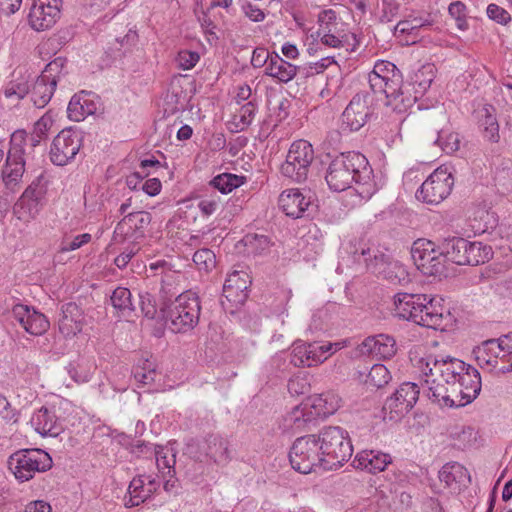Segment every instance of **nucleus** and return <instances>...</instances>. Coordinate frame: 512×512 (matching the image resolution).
<instances>
[{
  "instance_id": "nucleus-20",
  "label": "nucleus",
  "mask_w": 512,
  "mask_h": 512,
  "mask_svg": "<svg viewBox=\"0 0 512 512\" xmlns=\"http://www.w3.org/2000/svg\"><path fill=\"white\" fill-rule=\"evenodd\" d=\"M152 217L149 212L137 211L128 213L116 225L114 233L124 240L132 239L137 243L145 237V231L151 223Z\"/></svg>"
},
{
  "instance_id": "nucleus-57",
  "label": "nucleus",
  "mask_w": 512,
  "mask_h": 512,
  "mask_svg": "<svg viewBox=\"0 0 512 512\" xmlns=\"http://www.w3.org/2000/svg\"><path fill=\"white\" fill-rule=\"evenodd\" d=\"M28 93H30V87L28 82L25 80L11 81L4 90V95L7 98L23 99Z\"/></svg>"
},
{
  "instance_id": "nucleus-30",
  "label": "nucleus",
  "mask_w": 512,
  "mask_h": 512,
  "mask_svg": "<svg viewBox=\"0 0 512 512\" xmlns=\"http://www.w3.org/2000/svg\"><path fill=\"white\" fill-rule=\"evenodd\" d=\"M300 70V67L284 60L277 53H273L265 68V75L276 79L280 83H288Z\"/></svg>"
},
{
  "instance_id": "nucleus-27",
  "label": "nucleus",
  "mask_w": 512,
  "mask_h": 512,
  "mask_svg": "<svg viewBox=\"0 0 512 512\" xmlns=\"http://www.w3.org/2000/svg\"><path fill=\"white\" fill-rule=\"evenodd\" d=\"M251 284L249 275L243 271H233L228 275L223 285V292L229 301L243 302L248 297Z\"/></svg>"
},
{
  "instance_id": "nucleus-31",
  "label": "nucleus",
  "mask_w": 512,
  "mask_h": 512,
  "mask_svg": "<svg viewBox=\"0 0 512 512\" xmlns=\"http://www.w3.org/2000/svg\"><path fill=\"white\" fill-rule=\"evenodd\" d=\"M89 95L90 93L81 91L72 96L67 107V114L70 120L79 122L95 112L96 106L88 98Z\"/></svg>"
},
{
  "instance_id": "nucleus-44",
  "label": "nucleus",
  "mask_w": 512,
  "mask_h": 512,
  "mask_svg": "<svg viewBox=\"0 0 512 512\" xmlns=\"http://www.w3.org/2000/svg\"><path fill=\"white\" fill-rule=\"evenodd\" d=\"M45 202L39 201L34 198H25L21 195L19 200L16 202L14 210L18 216V219L28 221L34 219L43 208Z\"/></svg>"
},
{
  "instance_id": "nucleus-13",
  "label": "nucleus",
  "mask_w": 512,
  "mask_h": 512,
  "mask_svg": "<svg viewBox=\"0 0 512 512\" xmlns=\"http://www.w3.org/2000/svg\"><path fill=\"white\" fill-rule=\"evenodd\" d=\"M454 177L447 168L435 169L416 191L417 200L436 205L446 199L453 188Z\"/></svg>"
},
{
  "instance_id": "nucleus-63",
  "label": "nucleus",
  "mask_w": 512,
  "mask_h": 512,
  "mask_svg": "<svg viewBox=\"0 0 512 512\" xmlns=\"http://www.w3.org/2000/svg\"><path fill=\"white\" fill-rule=\"evenodd\" d=\"M169 450L164 448L163 446H155L153 450V454L156 457V463L159 469L167 468L169 472L175 465V455H172V458H168Z\"/></svg>"
},
{
  "instance_id": "nucleus-36",
  "label": "nucleus",
  "mask_w": 512,
  "mask_h": 512,
  "mask_svg": "<svg viewBox=\"0 0 512 512\" xmlns=\"http://www.w3.org/2000/svg\"><path fill=\"white\" fill-rule=\"evenodd\" d=\"M439 479L448 487L453 484L465 485L471 481L468 470L458 462L446 463L439 471Z\"/></svg>"
},
{
  "instance_id": "nucleus-23",
  "label": "nucleus",
  "mask_w": 512,
  "mask_h": 512,
  "mask_svg": "<svg viewBox=\"0 0 512 512\" xmlns=\"http://www.w3.org/2000/svg\"><path fill=\"white\" fill-rule=\"evenodd\" d=\"M84 322L82 309L74 302H69L61 307L58 319L59 332L65 338H71L81 332Z\"/></svg>"
},
{
  "instance_id": "nucleus-29",
  "label": "nucleus",
  "mask_w": 512,
  "mask_h": 512,
  "mask_svg": "<svg viewBox=\"0 0 512 512\" xmlns=\"http://www.w3.org/2000/svg\"><path fill=\"white\" fill-rule=\"evenodd\" d=\"M341 398L333 391L321 393L313 398L312 403L308 404L315 419H324L333 415L341 406Z\"/></svg>"
},
{
  "instance_id": "nucleus-32",
  "label": "nucleus",
  "mask_w": 512,
  "mask_h": 512,
  "mask_svg": "<svg viewBox=\"0 0 512 512\" xmlns=\"http://www.w3.org/2000/svg\"><path fill=\"white\" fill-rule=\"evenodd\" d=\"M479 127L486 140L491 143H497L500 139L499 123L496 117L494 106L485 104L479 111Z\"/></svg>"
},
{
  "instance_id": "nucleus-21",
  "label": "nucleus",
  "mask_w": 512,
  "mask_h": 512,
  "mask_svg": "<svg viewBox=\"0 0 512 512\" xmlns=\"http://www.w3.org/2000/svg\"><path fill=\"white\" fill-rule=\"evenodd\" d=\"M469 366L470 364H467L460 359L448 356L441 359L434 358L433 367H430V362H427L426 368L423 369V372L428 376L433 375V370H436L445 383H459L462 375H464Z\"/></svg>"
},
{
  "instance_id": "nucleus-9",
  "label": "nucleus",
  "mask_w": 512,
  "mask_h": 512,
  "mask_svg": "<svg viewBox=\"0 0 512 512\" xmlns=\"http://www.w3.org/2000/svg\"><path fill=\"white\" fill-rule=\"evenodd\" d=\"M313 159L314 150L308 141L303 139L294 141L289 148L285 162L281 165V173L294 182L302 183L308 177Z\"/></svg>"
},
{
  "instance_id": "nucleus-11",
  "label": "nucleus",
  "mask_w": 512,
  "mask_h": 512,
  "mask_svg": "<svg viewBox=\"0 0 512 512\" xmlns=\"http://www.w3.org/2000/svg\"><path fill=\"white\" fill-rule=\"evenodd\" d=\"M411 257L417 269L427 276H446L445 257L438 251L434 242L417 239L411 247Z\"/></svg>"
},
{
  "instance_id": "nucleus-60",
  "label": "nucleus",
  "mask_w": 512,
  "mask_h": 512,
  "mask_svg": "<svg viewBox=\"0 0 512 512\" xmlns=\"http://www.w3.org/2000/svg\"><path fill=\"white\" fill-rule=\"evenodd\" d=\"M91 239H92V236L89 233H83V234L76 235L71 240L64 239L60 245V252L65 253V252L77 250V249L81 248L82 246H84L85 244L89 243L91 241Z\"/></svg>"
},
{
  "instance_id": "nucleus-19",
  "label": "nucleus",
  "mask_w": 512,
  "mask_h": 512,
  "mask_svg": "<svg viewBox=\"0 0 512 512\" xmlns=\"http://www.w3.org/2000/svg\"><path fill=\"white\" fill-rule=\"evenodd\" d=\"M62 0H38L29 12V23L36 31L52 27L60 15Z\"/></svg>"
},
{
  "instance_id": "nucleus-35",
  "label": "nucleus",
  "mask_w": 512,
  "mask_h": 512,
  "mask_svg": "<svg viewBox=\"0 0 512 512\" xmlns=\"http://www.w3.org/2000/svg\"><path fill=\"white\" fill-rule=\"evenodd\" d=\"M468 240L462 237H451L443 241L442 249L446 260L457 265H464Z\"/></svg>"
},
{
  "instance_id": "nucleus-55",
  "label": "nucleus",
  "mask_w": 512,
  "mask_h": 512,
  "mask_svg": "<svg viewBox=\"0 0 512 512\" xmlns=\"http://www.w3.org/2000/svg\"><path fill=\"white\" fill-rule=\"evenodd\" d=\"M139 307L142 314L148 319H154L158 313L155 299L148 292L139 294Z\"/></svg>"
},
{
  "instance_id": "nucleus-25",
  "label": "nucleus",
  "mask_w": 512,
  "mask_h": 512,
  "mask_svg": "<svg viewBox=\"0 0 512 512\" xmlns=\"http://www.w3.org/2000/svg\"><path fill=\"white\" fill-rule=\"evenodd\" d=\"M392 458L389 454L378 450H363L355 456L352 465L356 469L376 474L385 470Z\"/></svg>"
},
{
  "instance_id": "nucleus-24",
  "label": "nucleus",
  "mask_w": 512,
  "mask_h": 512,
  "mask_svg": "<svg viewBox=\"0 0 512 512\" xmlns=\"http://www.w3.org/2000/svg\"><path fill=\"white\" fill-rule=\"evenodd\" d=\"M278 203L282 211L293 219L303 217L305 211L312 204L310 197L307 198L298 189L283 191L279 196Z\"/></svg>"
},
{
  "instance_id": "nucleus-34",
  "label": "nucleus",
  "mask_w": 512,
  "mask_h": 512,
  "mask_svg": "<svg viewBox=\"0 0 512 512\" xmlns=\"http://www.w3.org/2000/svg\"><path fill=\"white\" fill-rule=\"evenodd\" d=\"M66 370L74 382L83 384L91 380L96 370V364L88 357L78 356L77 359L69 362Z\"/></svg>"
},
{
  "instance_id": "nucleus-40",
  "label": "nucleus",
  "mask_w": 512,
  "mask_h": 512,
  "mask_svg": "<svg viewBox=\"0 0 512 512\" xmlns=\"http://www.w3.org/2000/svg\"><path fill=\"white\" fill-rule=\"evenodd\" d=\"M128 494L129 499L126 501L128 507L139 506L152 496V490L147 488L144 475L132 479L128 487Z\"/></svg>"
},
{
  "instance_id": "nucleus-12",
  "label": "nucleus",
  "mask_w": 512,
  "mask_h": 512,
  "mask_svg": "<svg viewBox=\"0 0 512 512\" xmlns=\"http://www.w3.org/2000/svg\"><path fill=\"white\" fill-rule=\"evenodd\" d=\"M340 348V343H307L298 341L292 345L288 355L293 367H312L323 363Z\"/></svg>"
},
{
  "instance_id": "nucleus-5",
  "label": "nucleus",
  "mask_w": 512,
  "mask_h": 512,
  "mask_svg": "<svg viewBox=\"0 0 512 512\" xmlns=\"http://www.w3.org/2000/svg\"><path fill=\"white\" fill-rule=\"evenodd\" d=\"M322 455V469L334 470L342 467L353 454L348 432L340 426H324L316 434Z\"/></svg>"
},
{
  "instance_id": "nucleus-33",
  "label": "nucleus",
  "mask_w": 512,
  "mask_h": 512,
  "mask_svg": "<svg viewBox=\"0 0 512 512\" xmlns=\"http://www.w3.org/2000/svg\"><path fill=\"white\" fill-rule=\"evenodd\" d=\"M115 314L119 318H130L135 315L136 306L132 300V293L126 287H117L110 296Z\"/></svg>"
},
{
  "instance_id": "nucleus-15",
  "label": "nucleus",
  "mask_w": 512,
  "mask_h": 512,
  "mask_svg": "<svg viewBox=\"0 0 512 512\" xmlns=\"http://www.w3.org/2000/svg\"><path fill=\"white\" fill-rule=\"evenodd\" d=\"M83 142L80 130L66 128L53 139L50 146V160L54 165L65 166L72 162L79 153Z\"/></svg>"
},
{
  "instance_id": "nucleus-45",
  "label": "nucleus",
  "mask_w": 512,
  "mask_h": 512,
  "mask_svg": "<svg viewBox=\"0 0 512 512\" xmlns=\"http://www.w3.org/2000/svg\"><path fill=\"white\" fill-rule=\"evenodd\" d=\"M246 182V177L232 173H222L215 176L210 185L222 194H228Z\"/></svg>"
},
{
  "instance_id": "nucleus-53",
  "label": "nucleus",
  "mask_w": 512,
  "mask_h": 512,
  "mask_svg": "<svg viewBox=\"0 0 512 512\" xmlns=\"http://www.w3.org/2000/svg\"><path fill=\"white\" fill-rule=\"evenodd\" d=\"M243 241L245 246L255 254H261L270 246V239L266 235L247 234Z\"/></svg>"
},
{
  "instance_id": "nucleus-48",
  "label": "nucleus",
  "mask_w": 512,
  "mask_h": 512,
  "mask_svg": "<svg viewBox=\"0 0 512 512\" xmlns=\"http://www.w3.org/2000/svg\"><path fill=\"white\" fill-rule=\"evenodd\" d=\"M435 144H437L446 154H453L460 148L459 134L441 129L438 131Z\"/></svg>"
},
{
  "instance_id": "nucleus-2",
  "label": "nucleus",
  "mask_w": 512,
  "mask_h": 512,
  "mask_svg": "<svg viewBox=\"0 0 512 512\" xmlns=\"http://www.w3.org/2000/svg\"><path fill=\"white\" fill-rule=\"evenodd\" d=\"M160 294L163 302L159 313L172 332L185 333L198 324L201 306L196 293L172 291L171 285L164 283Z\"/></svg>"
},
{
  "instance_id": "nucleus-17",
  "label": "nucleus",
  "mask_w": 512,
  "mask_h": 512,
  "mask_svg": "<svg viewBox=\"0 0 512 512\" xmlns=\"http://www.w3.org/2000/svg\"><path fill=\"white\" fill-rule=\"evenodd\" d=\"M419 387L413 382L402 383L396 391L386 399L384 410L390 413V419L406 415L419 398Z\"/></svg>"
},
{
  "instance_id": "nucleus-46",
  "label": "nucleus",
  "mask_w": 512,
  "mask_h": 512,
  "mask_svg": "<svg viewBox=\"0 0 512 512\" xmlns=\"http://www.w3.org/2000/svg\"><path fill=\"white\" fill-rule=\"evenodd\" d=\"M67 60L63 57H57L51 62H49L42 73L39 75L43 77L46 81L51 82L52 85L58 84L63 77L68 73L67 68Z\"/></svg>"
},
{
  "instance_id": "nucleus-8",
  "label": "nucleus",
  "mask_w": 512,
  "mask_h": 512,
  "mask_svg": "<svg viewBox=\"0 0 512 512\" xmlns=\"http://www.w3.org/2000/svg\"><path fill=\"white\" fill-rule=\"evenodd\" d=\"M357 260L363 261L368 271L392 284L401 285L410 281L405 267L378 249H363Z\"/></svg>"
},
{
  "instance_id": "nucleus-43",
  "label": "nucleus",
  "mask_w": 512,
  "mask_h": 512,
  "mask_svg": "<svg viewBox=\"0 0 512 512\" xmlns=\"http://www.w3.org/2000/svg\"><path fill=\"white\" fill-rule=\"evenodd\" d=\"M492 257V249L490 246L483 245L482 242L468 241L467 252L464 265H479L489 261Z\"/></svg>"
},
{
  "instance_id": "nucleus-1",
  "label": "nucleus",
  "mask_w": 512,
  "mask_h": 512,
  "mask_svg": "<svg viewBox=\"0 0 512 512\" xmlns=\"http://www.w3.org/2000/svg\"><path fill=\"white\" fill-rule=\"evenodd\" d=\"M325 180L329 188L336 192L344 191L355 183L354 190L365 201L378 190L367 158L354 151L336 156L327 168Z\"/></svg>"
},
{
  "instance_id": "nucleus-52",
  "label": "nucleus",
  "mask_w": 512,
  "mask_h": 512,
  "mask_svg": "<svg viewBox=\"0 0 512 512\" xmlns=\"http://www.w3.org/2000/svg\"><path fill=\"white\" fill-rule=\"evenodd\" d=\"M427 396L442 408L454 404L453 400L449 399L448 385L435 383V381L429 386Z\"/></svg>"
},
{
  "instance_id": "nucleus-59",
  "label": "nucleus",
  "mask_w": 512,
  "mask_h": 512,
  "mask_svg": "<svg viewBox=\"0 0 512 512\" xmlns=\"http://www.w3.org/2000/svg\"><path fill=\"white\" fill-rule=\"evenodd\" d=\"M200 60V55L196 51L181 50L179 51L176 62L182 70H190L196 66Z\"/></svg>"
},
{
  "instance_id": "nucleus-37",
  "label": "nucleus",
  "mask_w": 512,
  "mask_h": 512,
  "mask_svg": "<svg viewBox=\"0 0 512 512\" xmlns=\"http://www.w3.org/2000/svg\"><path fill=\"white\" fill-rule=\"evenodd\" d=\"M383 94L387 100L386 105L391 107V109L398 114L406 113L419 99L416 95H411L409 90H404L403 83L393 94Z\"/></svg>"
},
{
  "instance_id": "nucleus-42",
  "label": "nucleus",
  "mask_w": 512,
  "mask_h": 512,
  "mask_svg": "<svg viewBox=\"0 0 512 512\" xmlns=\"http://www.w3.org/2000/svg\"><path fill=\"white\" fill-rule=\"evenodd\" d=\"M434 79V66L431 64L423 65L416 71L412 77L411 86L414 90V95L420 98L430 88Z\"/></svg>"
},
{
  "instance_id": "nucleus-14",
  "label": "nucleus",
  "mask_w": 512,
  "mask_h": 512,
  "mask_svg": "<svg viewBox=\"0 0 512 512\" xmlns=\"http://www.w3.org/2000/svg\"><path fill=\"white\" fill-rule=\"evenodd\" d=\"M373 97L367 91L355 94L341 115L340 129L344 133L359 131L373 115Z\"/></svg>"
},
{
  "instance_id": "nucleus-47",
  "label": "nucleus",
  "mask_w": 512,
  "mask_h": 512,
  "mask_svg": "<svg viewBox=\"0 0 512 512\" xmlns=\"http://www.w3.org/2000/svg\"><path fill=\"white\" fill-rule=\"evenodd\" d=\"M258 111V103L256 98H252L248 102L241 104L238 114L235 115V120L238 119L236 126L239 130H244L249 127Z\"/></svg>"
},
{
  "instance_id": "nucleus-22",
  "label": "nucleus",
  "mask_w": 512,
  "mask_h": 512,
  "mask_svg": "<svg viewBox=\"0 0 512 512\" xmlns=\"http://www.w3.org/2000/svg\"><path fill=\"white\" fill-rule=\"evenodd\" d=\"M30 423L42 437H57L64 431L63 421L56 415V411L45 406L33 413Z\"/></svg>"
},
{
  "instance_id": "nucleus-61",
  "label": "nucleus",
  "mask_w": 512,
  "mask_h": 512,
  "mask_svg": "<svg viewBox=\"0 0 512 512\" xmlns=\"http://www.w3.org/2000/svg\"><path fill=\"white\" fill-rule=\"evenodd\" d=\"M486 13L489 19L501 25H507L511 21L510 13L505 8L494 3L487 6Z\"/></svg>"
},
{
  "instance_id": "nucleus-6",
  "label": "nucleus",
  "mask_w": 512,
  "mask_h": 512,
  "mask_svg": "<svg viewBox=\"0 0 512 512\" xmlns=\"http://www.w3.org/2000/svg\"><path fill=\"white\" fill-rule=\"evenodd\" d=\"M480 366H490L496 375H505L512 371V333L482 343L476 352Z\"/></svg>"
},
{
  "instance_id": "nucleus-10",
  "label": "nucleus",
  "mask_w": 512,
  "mask_h": 512,
  "mask_svg": "<svg viewBox=\"0 0 512 512\" xmlns=\"http://www.w3.org/2000/svg\"><path fill=\"white\" fill-rule=\"evenodd\" d=\"M317 443L316 434L297 438L289 452V461L294 470L308 474L316 467L322 468V455Z\"/></svg>"
},
{
  "instance_id": "nucleus-7",
  "label": "nucleus",
  "mask_w": 512,
  "mask_h": 512,
  "mask_svg": "<svg viewBox=\"0 0 512 512\" xmlns=\"http://www.w3.org/2000/svg\"><path fill=\"white\" fill-rule=\"evenodd\" d=\"M51 456L42 449H21L11 454L7 467L21 482L32 479L36 472H46L52 468Z\"/></svg>"
},
{
  "instance_id": "nucleus-49",
  "label": "nucleus",
  "mask_w": 512,
  "mask_h": 512,
  "mask_svg": "<svg viewBox=\"0 0 512 512\" xmlns=\"http://www.w3.org/2000/svg\"><path fill=\"white\" fill-rule=\"evenodd\" d=\"M390 380L391 374L389 370L383 364H375L368 372L366 384L375 388H382L387 385Z\"/></svg>"
},
{
  "instance_id": "nucleus-39",
  "label": "nucleus",
  "mask_w": 512,
  "mask_h": 512,
  "mask_svg": "<svg viewBox=\"0 0 512 512\" xmlns=\"http://www.w3.org/2000/svg\"><path fill=\"white\" fill-rule=\"evenodd\" d=\"M56 89V85L46 81L38 76L32 88L30 89L31 101L36 108H44L51 100Z\"/></svg>"
},
{
  "instance_id": "nucleus-18",
  "label": "nucleus",
  "mask_w": 512,
  "mask_h": 512,
  "mask_svg": "<svg viewBox=\"0 0 512 512\" xmlns=\"http://www.w3.org/2000/svg\"><path fill=\"white\" fill-rule=\"evenodd\" d=\"M12 315L24 330L31 335H42L50 327V322L47 317L29 305H14L12 307Z\"/></svg>"
},
{
  "instance_id": "nucleus-50",
  "label": "nucleus",
  "mask_w": 512,
  "mask_h": 512,
  "mask_svg": "<svg viewBox=\"0 0 512 512\" xmlns=\"http://www.w3.org/2000/svg\"><path fill=\"white\" fill-rule=\"evenodd\" d=\"M47 183L48 181L45 177V174L42 172L30 183L22 195L25 196V198L29 197L45 202Z\"/></svg>"
},
{
  "instance_id": "nucleus-56",
  "label": "nucleus",
  "mask_w": 512,
  "mask_h": 512,
  "mask_svg": "<svg viewBox=\"0 0 512 512\" xmlns=\"http://www.w3.org/2000/svg\"><path fill=\"white\" fill-rule=\"evenodd\" d=\"M52 124L53 119L50 111H48L34 123L31 133L36 135V137L46 141L48 139V133L52 127Z\"/></svg>"
},
{
  "instance_id": "nucleus-4",
  "label": "nucleus",
  "mask_w": 512,
  "mask_h": 512,
  "mask_svg": "<svg viewBox=\"0 0 512 512\" xmlns=\"http://www.w3.org/2000/svg\"><path fill=\"white\" fill-rule=\"evenodd\" d=\"M440 301L426 294L397 293L394 296L395 315L423 327L438 329L444 320Z\"/></svg>"
},
{
  "instance_id": "nucleus-58",
  "label": "nucleus",
  "mask_w": 512,
  "mask_h": 512,
  "mask_svg": "<svg viewBox=\"0 0 512 512\" xmlns=\"http://www.w3.org/2000/svg\"><path fill=\"white\" fill-rule=\"evenodd\" d=\"M445 384L448 385L449 399L454 402V404L448 405V408L464 407L471 403L466 401V392L457 383Z\"/></svg>"
},
{
  "instance_id": "nucleus-41",
  "label": "nucleus",
  "mask_w": 512,
  "mask_h": 512,
  "mask_svg": "<svg viewBox=\"0 0 512 512\" xmlns=\"http://www.w3.org/2000/svg\"><path fill=\"white\" fill-rule=\"evenodd\" d=\"M466 392V401L472 402L481 391V376L479 371L470 365L462 375L461 381L457 383Z\"/></svg>"
},
{
  "instance_id": "nucleus-54",
  "label": "nucleus",
  "mask_w": 512,
  "mask_h": 512,
  "mask_svg": "<svg viewBox=\"0 0 512 512\" xmlns=\"http://www.w3.org/2000/svg\"><path fill=\"white\" fill-rule=\"evenodd\" d=\"M134 378L137 382L143 385H151L156 381L157 372L151 367V364L146 361L143 367H137L133 371Z\"/></svg>"
},
{
  "instance_id": "nucleus-16",
  "label": "nucleus",
  "mask_w": 512,
  "mask_h": 512,
  "mask_svg": "<svg viewBox=\"0 0 512 512\" xmlns=\"http://www.w3.org/2000/svg\"><path fill=\"white\" fill-rule=\"evenodd\" d=\"M368 83L373 94H393L403 83V76L394 63L379 60L368 74Z\"/></svg>"
},
{
  "instance_id": "nucleus-62",
  "label": "nucleus",
  "mask_w": 512,
  "mask_h": 512,
  "mask_svg": "<svg viewBox=\"0 0 512 512\" xmlns=\"http://www.w3.org/2000/svg\"><path fill=\"white\" fill-rule=\"evenodd\" d=\"M0 420L4 424H12L18 421V412L11 407L6 397L0 395Z\"/></svg>"
},
{
  "instance_id": "nucleus-3",
  "label": "nucleus",
  "mask_w": 512,
  "mask_h": 512,
  "mask_svg": "<svg viewBox=\"0 0 512 512\" xmlns=\"http://www.w3.org/2000/svg\"><path fill=\"white\" fill-rule=\"evenodd\" d=\"M45 142L32 133L28 134L25 130H16L12 133L10 147L1 170L2 181L6 189L15 192L20 187L25 173L26 159L36 149L43 152Z\"/></svg>"
},
{
  "instance_id": "nucleus-51",
  "label": "nucleus",
  "mask_w": 512,
  "mask_h": 512,
  "mask_svg": "<svg viewBox=\"0 0 512 512\" xmlns=\"http://www.w3.org/2000/svg\"><path fill=\"white\" fill-rule=\"evenodd\" d=\"M193 262L199 271L208 273L216 266V256L212 250L202 248L194 253Z\"/></svg>"
},
{
  "instance_id": "nucleus-28",
  "label": "nucleus",
  "mask_w": 512,
  "mask_h": 512,
  "mask_svg": "<svg viewBox=\"0 0 512 512\" xmlns=\"http://www.w3.org/2000/svg\"><path fill=\"white\" fill-rule=\"evenodd\" d=\"M362 346L367 353L383 359L392 358L397 351L395 339L387 334L367 337Z\"/></svg>"
},
{
  "instance_id": "nucleus-64",
  "label": "nucleus",
  "mask_w": 512,
  "mask_h": 512,
  "mask_svg": "<svg viewBox=\"0 0 512 512\" xmlns=\"http://www.w3.org/2000/svg\"><path fill=\"white\" fill-rule=\"evenodd\" d=\"M139 250L140 247L134 242L132 245L126 247L125 250L115 258L114 264L119 269H124Z\"/></svg>"
},
{
  "instance_id": "nucleus-26",
  "label": "nucleus",
  "mask_w": 512,
  "mask_h": 512,
  "mask_svg": "<svg viewBox=\"0 0 512 512\" xmlns=\"http://www.w3.org/2000/svg\"><path fill=\"white\" fill-rule=\"evenodd\" d=\"M315 421L316 419L308 404H302L295 406L283 417L282 428L284 431L297 433L308 429L311 425H315Z\"/></svg>"
},
{
  "instance_id": "nucleus-38",
  "label": "nucleus",
  "mask_w": 512,
  "mask_h": 512,
  "mask_svg": "<svg viewBox=\"0 0 512 512\" xmlns=\"http://www.w3.org/2000/svg\"><path fill=\"white\" fill-rule=\"evenodd\" d=\"M206 444V455L215 463L224 464L229 461V443L225 438L220 435H209Z\"/></svg>"
}]
</instances>
